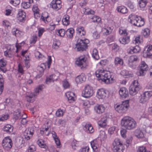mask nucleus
Instances as JSON below:
<instances>
[{
  "label": "nucleus",
  "instance_id": "obj_1",
  "mask_svg": "<svg viewBox=\"0 0 152 152\" xmlns=\"http://www.w3.org/2000/svg\"><path fill=\"white\" fill-rule=\"evenodd\" d=\"M121 125L126 129H121L120 131L122 137H126V129L131 130L135 128L137 126L136 121L133 118L128 116L124 117L121 120Z\"/></svg>",
  "mask_w": 152,
  "mask_h": 152
},
{
  "label": "nucleus",
  "instance_id": "obj_2",
  "mask_svg": "<svg viewBox=\"0 0 152 152\" xmlns=\"http://www.w3.org/2000/svg\"><path fill=\"white\" fill-rule=\"evenodd\" d=\"M95 75L99 80H101L107 84H112L115 82L113 74L109 72L105 73L103 70H96Z\"/></svg>",
  "mask_w": 152,
  "mask_h": 152
},
{
  "label": "nucleus",
  "instance_id": "obj_3",
  "mask_svg": "<svg viewBox=\"0 0 152 152\" xmlns=\"http://www.w3.org/2000/svg\"><path fill=\"white\" fill-rule=\"evenodd\" d=\"M129 21L131 24L137 27L143 26L145 23L144 18L133 14L129 15Z\"/></svg>",
  "mask_w": 152,
  "mask_h": 152
},
{
  "label": "nucleus",
  "instance_id": "obj_4",
  "mask_svg": "<svg viewBox=\"0 0 152 152\" xmlns=\"http://www.w3.org/2000/svg\"><path fill=\"white\" fill-rule=\"evenodd\" d=\"M89 41L88 39L82 40L78 39L76 44V48L78 51H83L85 50L88 47V44Z\"/></svg>",
  "mask_w": 152,
  "mask_h": 152
},
{
  "label": "nucleus",
  "instance_id": "obj_5",
  "mask_svg": "<svg viewBox=\"0 0 152 152\" xmlns=\"http://www.w3.org/2000/svg\"><path fill=\"white\" fill-rule=\"evenodd\" d=\"M129 107V100L123 101L120 104H116L114 106L115 110L119 113L125 112Z\"/></svg>",
  "mask_w": 152,
  "mask_h": 152
},
{
  "label": "nucleus",
  "instance_id": "obj_6",
  "mask_svg": "<svg viewBox=\"0 0 152 152\" xmlns=\"http://www.w3.org/2000/svg\"><path fill=\"white\" fill-rule=\"evenodd\" d=\"M113 145L114 152H123L124 147L120 139L115 138L113 143Z\"/></svg>",
  "mask_w": 152,
  "mask_h": 152
},
{
  "label": "nucleus",
  "instance_id": "obj_7",
  "mask_svg": "<svg viewBox=\"0 0 152 152\" xmlns=\"http://www.w3.org/2000/svg\"><path fill=\"white\" fill-rule=\"evenodd\" d=\"M140 88L138 81L134 80L129 88V94L132 95H136Z\"/></svg>",
  "mask_w": 152,
  "mask_h": 152
},
{
  "label": "nucleus",
  "instance_id": "obj_8",
  "mask_svg": "<svg viewBox=\"0 0 152 152\" xmlns=\"http://www.w3.org/2000/svg\"><path fill=\"white\" fill-rule=\"evenodd\" d=\"M43 85L39 86L38 88H37L34 93H31L28 95L26 96V98L27 102H33L34 101V97L37 96L39 92L42 90L43 88Z\"/></svg>",
  "mask_w": 152,
  "mask_h": 152
},
{
  "label": "nucleus",
  "instance_id": "obj_9",
  "mask_svg": "<svg viewBox=\"0 0 152 152\" xmlns=\"http://www.w3.org/2000/svg\"><path fill=\"white\" fill-rule=\"evenodd\" d=\"M148 69V65L144 61H142L139 66L137 75L139 76H143Z\"/></svg>",
  "mask_w": 152,
  "mask_h": 152
},
{
  "label": "nucleus",
  "instance_id": "obj_10",
  "mask_svg": "<svg viewBox=\"0 0 152 152\" xmlns=\"http://www.w3.org/2000/svg\"><path fill=\"white\" fill-rule=\"evenodd\" d=\"M2 146L6 151H9L12 148L13 143L10 137H5L2 141Z\"/></svg>",
  "mask_w": 152,
  "mask_h": 152
},
{
  "label": "nucleus",
  "instance_id": "obj_11",
  "mask_svg": "<svg viewBox=\"0 0 152 152\" xmlns=\"http://www.w3.org/2000/svg\"><path fill=\"white\" fill-rule=\"evenodd\" d=\"M93 94V91L92 87L89 85L85 86L84 91L82 92V96L87 98L91 96Z\"/></svg>",
  "mask_w": 152,
  "mask_h": 152
},
{
  "label": "nucleus",
  "instance_id": "obj_12",
  "mask_svg": "<svg viewBox=\"0 0 152 152\" xmlns=\"http://www.w3.org/2000/svg\"><path fill=\"white\" fill-rule=\"evenodd\" d=\"M75 63L81 69L85 68L87 66L86 59L83 56H80L75 61Z\"/></svg>",
  "mask_w": 152,
  "mask_h": 152
},
{
  "label": "nucleus",
  "instance_id": "obj_13",
  "mask_svg": "<svg viewBox=\"0 0 152 152\" xmlns=\"http://www.w3.org/2000/svg\"><path fill=\"white\" fill-rule=\"evenodd\" d=\"M34 129L33 127H29L26 129L24 133V135L26 140H29L32 138L34 134Z\"/></svg>",
  "mask_w": 152,
  "mask_h": 152
},
{
  "label": "nucleus",
  "instance_id": "obj_14",
  "mask_svg": "<svg viewBox=\"0 0 152 152\" xmlns=\"http://www.w3.org/2000/svg\"><path fill=\"white\" fill-rule=\"evenodd\" d=\"M61 1L60 0H53L50 6L53 9L57 11L61 9Z\"/></svg>",
  "mask_w": 152,
  "mask_h": 152
},
{
  "label": "nucleus",
  "instance_id": "obj_15",
  "mask_svg": "<svg viewBox=\"0 0 152 152\" xmlns=\"http://www.w3.org/2000/svg\"><path fill=\"white\" fill-rule=\"evenodd\" d=\"M138 57L135 55H132L131 56L128 60L129 63L128 64L129 67L132 68H135V66L132 63L135 61H137L139 60Z\"/></svg>",
  "mask_w": 152,
  "mask_h": 152
},
{
  "label": "nucleus",
  "instance_id": "obj_16",
  "mask_svg": "<svg viewBox=\"0 0 152 152\" xmlns=\"http://www.w3.org/2000/svg\"><path fill=\"white\" fill-rule=\"evenodd\" d=\"M119 93L120 97L123 98L127 97L129 95L128 90L125 87L121 88L119 91Z\"/></svg>",
  "mask_w": 152,
  "mask_h": 152
},
{
  "label": "nucleus",
  "instance_id": "obj_17",
  "mask_svg": "<svg viewBox=\"0 0 152 152\" xmlns=\"http://www.w3.org/2000/svg\"><path fill=\"white\" fill-rule=\"evenodd\" d=\"M95 111L99 114H101L104 111L105 108L102 104H97L94 107Z\"/></svg>",
  "mask_w": 152,
  "mask_h": 152
},
{
  "label": "nucleus",
  "instance_id": "obj_18",
  "mask_svg": "<svg viewBox=\"0 0 152 152\" xmlns=\"http://www.w3.org/2000/svg\"><path fill=\"white\" fill-rule=\"evenodd\" d=\"M26 13L23 10H19L17 16L18 20L20 22H24L26 19Z\"/></svg>",
  "mask_w": 152,
  "mask_h": 152
},
{
  "label": "nucleus",
  "instance_id": "obj_19",
  "mask_svg": "<svg viewBox=\"0 0 152 152\" xmlns=\"http://www.w3.org/2000/svg\"><path fill=\"white\" fill-rule=\"evenodd\" d=\"M106 93L105 90L101 88L98 90L97 92V96L99 99H104L106 96Z\"/></svg>",
  "mask_w": 152,
  "mask_h": 152
},
{
  "label": "nucleus",
  "instance_id": "obj_20",
  "mask_svg": "<svg viewBox=\"0 0 152 152\" xmlns=\"http://www.w3.org/2000/svg\"><path fill=\"white\" fill-rule=\"evenodd\" d=\"M14 48H10L9 49H7L6 51L4 52L5 56L10 58L12 57L14 53Z\"/></svg>",
  "mask_w": 152,
  "mask_h": 152
},
{
  "label": "nucleus",
  "instance_id": "obj_21",
  "mask_svg": "<svg viewBox=\"0 0 152 152\" xmlns=\"http://www.w3.org/2000/svg\"><path fill=\"white\" fill-rule=\"evenodd\" d=\"M57 79V77L55 74H53L47 77L46 80V83L47 84H48L51 82H53L54 81L56 80Z\"/></svg>",
  "mask_w": 152,
  "mask_h": 152
},
{
  "label": "nucleus",
  "instance_id": "obj_22",
  "mask_svg": "<svg viewBox=\"0 0 152 152\" xmlns=\"http://www.w3.org/2000/svg\"><path fill=\"white\" fill-rule=\"evenodd\" d=\"M13 129V126L9 124H7L4 126L2 128V130L8 133H10L12 132Z\"/></svg>",
  "mask_w": 152,
  "mask_h": 152
},
{
  "label": "nucleus",
  "instance_id": "obj_23",
  "mask_svg": "<svg viewBox=\"0 0 152 152\" xmlns=\"http://www.w3.org/2000/svg\"><path fill=\"white\" fill-rule=\"evenodd\" d=\"M107 122V117H104L100 119V120L98 122V124L101 127H104L106 126Z\"/></svg>",
  "mask_w": 152,
  "mask_h": 152
},
{
  "label": "nucleus",
  "instance_id": "obj_24",
  "mask_svg": "<svg viewBox=\"0 0 152 152\" xmlns=\"http://www.w3.org/2000/svg\"><path fill=\"white\" fill-rule=\"evenodd\" d=\"M7 64L6 61L4 59L0 60V72L2 71L4 73H5L7 70L5 68H3L6 66Z\"/></svg>",
  "mask_w": 152,
  "mask_h": 152
},
{
  "label": "nucleus",
  "instance_id": "obj_25",
  "mask_svg": "<svg viewBox=\"0 0 152 152\" xmlns=\"http://www.w3.org/2000/svg\"><path fill=\"white\" fill-rule=\"evenodd\" d=\"M84 129L87 132L90 133H92L94 131L92 126L90 124H86L84 127Z\"/></svg>",
  "mask_w": 152,
  "mask_h": 152
},
{
  "label": "nucleus",
  "instance_id": "obj_26",
  "mask_svg": "<svg viewBox=\"0 0 152 152\" xmlns=\"http://www.w3.org/2000/svg\"><path fill=\"white\" fill-rule=\"evenodd\" d=\"M75 94L72 92H68L66 93V96L69 102H72L75 100Z\"/></svg>",
  "mask_w": 152,
  "mask_h": 152
},
{
  "label": "nucleus",
  "instance_id": "obj_27",
  "mask_svg": "<svg viewBox=\"0 0 152 152\" xmlns=\"http://www.w3.org/2000/svg\"><path fill=\"white\" fill-rule=\"evenodd\" d=\"M117 11L122 14H126L128 12V10L127 8L124 6L118 7L116 8Z\"/></svg>",
  "mask_w": 152,
  "mask_h": 152
},
{
  "label": "nucleus",
  "instance_id": "obj_28",
  "mask_svg": "<svg viewBox=\"0 0 152 152\" xmlns=\"http://www.w3.org/2000/svg\"><path fill=\"white\" fill-rule=\"evenodd\" d=\"M63 24L65 26L69 25L70 23L69 16L67 15H65L63 17L62 19Z\"/></svg>",
  "mask_w": 152,
  "mask_h": 152
},
{
  "label": "nucleus",
  "instance_id": "obj_29",
  "mask_svg": "<svg viewBox=\"0 0 152 152\" xmlns=\"http://www.w3.org/2000/svg\"><path fill=\"white\" fill-rule=\"evenodd\" d=\"M86 79V78L84 76L83 74L77 76L75 78V81L78 84L81 83L83 81H85Z\"/></svg>",
  "mask_w": 152,
  "mask_h": 152
},
{
  "label": "nucleus",
  "instance_id": "obj_30",
  "mask_svg": "<svg viewBox=\"0 0 152 152\" xmlns=\"http://www.w3.org/2000/svg\"><path fill=\"white\" fill-rule=\"evenodd\" d=\"M78 142L75 140H73L71 143V146L72 148L78 152L80 149V147L78 144Z\"/></svg>",
  "mask_w": 152,
  "mask_h": 152
},
{
  "label": "nucleus",
  "instance_id": "obj_31",
  "mask_svg": "<svg viewBox=\"0 0 152 152\" xmlns=\"http://www.w3.org/2000/svg\"><path fill=\"white\" fill-rule=\"evenodd\" d=\"M74 33V30L72 28L68 29L66 32L67 37L70 39L72 38Z\"/></svg>",
  "mask_w": 152,
  "mask_h": 152
},
{
  "label": "nucleus",
  "instance_id": "obj_32",
  "mask_svg": "<svg viewBox=\"0 0 152 152\" xmlns=\"http://www.w3.org/2000/svg\"><path fill=\"white\" fill-rule=\"evenodd\" d=\"M136 137L138 138H142L144 137L143 132L139 129H136L134 132Z\"/></svg>",
  "mask_w": 152,
  "mask_h": 152
},
{
  "label": "nucleus",
  "instance_id": "obj_33",
  "mask_svg": "<svg viewBox=\"0 0 152 152\" xmlns=\"http://www.w3.org/2000/svg\"><path fill=\"white\" fill-rule=\"evenodd\" d=\"M77 34L82 36L86 34V31L83 27L79 26L77 27L76 29Z\"/></svg>",
  "mask_w": 152,
  "mask_h": 152
},
{
  "label": "nucleus",
  "instance_id": "obj_34",
  "mask_svg": "<svg viewBox=\"0 0 152 152\" xmlns=\"http://www.w3.org/2000/svg\"><path fill=\"white\" fill-rule=\"evenodd\" d=\"M119 41L123 44H128L130 41V37L127 36L126 37L121 38L119 39Z\"/></svg>",
  "mask_w": 152,
  "mask_h": 152
},
{
  "label": "nucleus",
  "instance_id": "obj_35",
  "mask_svg": "<svg viewBox=\"0 0 152 152\" xmlns=\"http://www.w3.org/2000/svg\"><path fill=\"white\" fill-rule=\"evenodd\" d=\"M49 15L47 12H45L42 13L41 19L45 23H47L48 21L47 19L48 18Z\"/></svg>",
  "mask_w": 152,
  "mask_h": 152
},
{
  "label": "nucleus",
  "instance_id": "obj_36",
  "mask_svg": "<svg viewBox=\"0 0 152 152\" xmlns=\"http://www.w3.org/2000/svg\"><path fill=\"white\" fill-rule=\"evenodd\" d=\"M4 80L2 75L0 74V95L1 94L3 90Z\"/></svg>",
  "mask_w": 152,
  "mask_h": 152
},
{
  "label": "nucleus",
  "instance_id": "obj_37",
  "mask_svg": "<svg viewBox=\"0 0 152 152\" xmlns=\"http://www.w3.org/2000/svg\"><path fill=\"white\" fill-rule=\"evenodd\" d=\"M148 3V0H139L138 4L139 7L141 8L145 7Z\"/></svg>",
  "mask_w": 152,
  "mask_h": 152
},
{
  "label": "nucleus",
  "instance_id": "obj_38",
  "mask_svg": "<svg viewBox=\"0 0 152 152\" xmlns=\"http://www.w3.org/2000/svg\"><path fill=\"white\" fill-rule=\"evenodd\" d=\"M46 68V65L45 63H42L41 64L40 66H38L37 67V69L40 73H43L44 70Z\"/></svg>",
  "mask_w": 152,
  "mask_h": 152
},
{
  "label": "nucleus",
  "instance_id": "obj_39",
  "mask_svg": "<svg viewBox=\"0 0 152 152\" xmlns=\"http://www.w3.org/2000/svg\"><path fill=\"white\" fill-rule=\"evenodd\" d=\"M37 143L41 148H46L47 146L45 143L44 141L42 139H39L37 141Z\"/></svg>",
  "mask_w": 152,
  "mask_h": 152
},
{
  "label": "nucleus",
  "instance_id": "obj_40",
  "mask_svg": "<svg viewBox=\"0 0 152 152\" xmlns=\"http://www.w3.org/2000/svg\"><path fill=\"white\" fill-rule=\"evenodd\" d=\"M92 55V57L96 60H98L99 58L98 51L96 49L93 50Z\"/></svg>",
  "mask_w": 152,
  "mask_h": 152
},
{
  "label": "nucleus",
  "instance_id": "obj_41",
  "mask_svg": "<svg viewBox=\"0 0 152 152\" xmlns=\"http://www.w3.org/2000/svg\"><path fill=\"white\" fill-rule=\"evenodd\" d=\"M50 133V131L49 130L48 127L43 129L42 130L40 129V133L41 134L45 135L48 136Z\"/></svg>",
  "mask_w": 152,
  "mask_h": 152
},
{
  "label": "nucleus",
  "instance_id": "obj_42",
  "mask_svg": "<svg viewBox=\"0 0 152 152\" xmlns=\"http://www.w3.org/2000/svg\"><path fill=\"white\" fill-rule=\"evenodd\" d=\"M114 63L116 65L120 64V65H122L123 64V61L122 59L117 57L115 58Z\"/></svg>",
  "mask_w": 152,
  "mask_h": 152
},
{
  "label": "nucleus",
  "instance_id": "obj_43",
  "mask_svg": "<svg viewBox=\"0 0 152 152\" xmlns=\"http://www.w3.org/2000/svg\"><path fill=\"white\" fill-rule=\"evenodd\" d=\"M146 53L148 56L150 57L152 56V45H149L148 46Z\"/></svg>",
  "mask_w": 152,
  "mask_h": 152
},
{
  "label": "nucleus",
  "instance_id": "obj_44",
  "mask_svg": "<svg viewBox=\"0 0 152 152\" xmlns=\"http://www.w3.org/2000/svg\"><path fill=\"white\" fill-rule=\"evenodd\" d=\"M142 34L145 37H147L149 35L150 30L148 28H145L142 31Z\"/></svg>",
  "mask_w": 152,
  "mask_h": 152
},
{
  "label": "nucleus",
  "instance_id": "obj_45",
  "mask_svg": "<svg viewBox=\"0 0 152 152\" xmlns=\"http://www.w3.org/2000/svg\"><path fill=\"white\" fill-rule=\"evenodd\" d=\"M32 3L30 2H23L21 4V7L24 9H27L30 7V4Z\"/></svg>",
  "mask_w": 152,
  "mask_h": 152
},
{
  "label": "nucleus",
  "instance_id": "obj_46",
  "mask_svg": "<svg viewBox=\"0 0 152 152\" xmlns=\"http://www.w3.org/2000/svg\"><path fill=\"white\" fill-rule=\"evenodd\" d=\"M91 146L94 150L97 148V142L96 140H94L91 142Z\"/></svg>",
  "mask_w": 152,
  "mask_h": 152
},
{
  "label": "nucleus",
  "instance_id": "obj_47",
  "mask_svg": "<svg viewBox=\"0 0 152 152\" xmlns=\"http://www.w3.org/2000/svg\"><path fill=\"white\" fill-rule=\"evenodd\" d=\"M91 19L92 21L94 23H99L101 21V18L97 16H94Z\"/></svg>",
  "mask_w": 152,
  "mask_h": 152
},
{
  "label": "nucleus",
  "instance_id": "obj_48",
  "mask_svg": "<svg viewBox=\"0 0 152 152\" xmlns=\"http://www.w3.org/2000/svg\"><path fill=\"white\" fill-rule=\"evenodd\" d=\"M148 100V99L145 97L143 94L141 95V97L140 99L139 102L140 103H143L145 102Z\"/></svg>",
  "mask_w": 152,
  "mask_h": 152
},
{
  "label": "nucleus",
  "instance_id": "obj_49",
  "mask_svg": "<svg viewBox=\"0 0 152 152\" xmlns=\"http://www.w3.org/2000/svg\"><path fill=\"white\" fill-rule=\"evenodd\" d=\"M121 73V74L123 76H127L132 77L133 75L131 73H129V72L126 70L122 71Z\"/></svg>",
  "mask_w": 152,
  "mask_h": 152
},
{
  "label": "nucleus",
  "instance_id": "obj_50",
  "mask_svg": "<svg viewBox=\"0 0 152 152\" xmlns=\"http://www.w3.org/2000/svg\"><path fill=\"white\" fill-rule=\"evenodd\" d=\"M143 94L148 100L152 96V91H145L144 93Z\"/></svg>",
  "mask_w": 152,
  "mask_h": 152
},
{
  "label": "nucleus",
  "instance_id": "obj_51",
  "mask_svg": "<svg viewBox=\"0 0 152 152\" xmlns=\"http://www.w3.org/2000/svg\"><path fill=\"white\" fill-rule=\"evenodd\" d=\"M63 82V86L64 88H67L69 87L70 84L66 79L64 80Z\"/></svg>",
  "mask_w": 152,
  "mask_h": 152
},
{
  "label": "nucleus",
  "instance_id": "obj_52",
  "mask_svg": "<svg viewBox=\"0 0 152 152\" xmlns=\"http://www.w3.org/2000/svg\"><path fill=\"white\" fill-rule=\"evenodd\" d=\"M84 12V14L86 15H94L95 13V12L94 11L91 10H90L89 9H86L85 10V11Z\"/></svg>",
  "mask_w": 152,
  "mask_h": 152
},
{
  "label": "nucleus",
  "instance_id": "obj_53",
  "mask_svg": "<svg viewBox=\"0 0 152 152\" xmlns=\"http://www.w3.org/2000/svg\"><path fill=\"white\" fill-rule=\"evenodd\" d=\"M63 112L61 109H58L56 112V115L57 117H60L62 116L63 115Z\"/></svg>",
  "mask_w": 152,
  "mask_h": 152
},
{
  "label": "nucleus",
  "instance_id": "obj_54",
  "mask_svg": "<svg viewBox=\"0 0 152 152\" xmlns=\"http://www.w3.org/2000/svg\"><path fill=\"white\" fill-rule=\"evenodd\" d=\"M18 72L21 74V75H23L24 73V71L23 70V67L22 65L20 64H18Z\"/></svg>",
  "mask_w": 152,
  "mask_h": 152
},
{
  "label": "nucleus",
  "instance_id": "obj_55",
  "mask_svg": "<svg viewBox=\"0 0 152 152\" xmlns=\"http://www.w3.org/2000/svg\"><path fill=\"white\" fill-rule=\"evenodd\" d=\"M10 3L14 6H16L18 5L20 2V0H10Z\"/></svg>",
  "mask_w": 152,
  "mask_h": 152
},
{
  "label": "nucleus",
  "instance_id": "obj_56",
  "mask_svg": "<svg viewBox=\"0 0 152 152\" xmlns=\"http://www.w3.org/2000/svg\"><path fill=\"white\" fill-rule=\"evenodd\" d=\"M137 152H149L147 151L146 147L144 146H140L139 147Z\"/></svg>",
  "mask_w": 152,
  "mask_h": 152
},
{
  "label": "nucleus",
  "instance_id": "obj_57",
  "mask_svg": "<svg viewBox=\"0 0 152 152\" xmlns=\"http://www.w3.org/2000/svg\"><path fill=\"white\" fill-rule=\"evenodd\" d=\"M36 150L35 146L34 145H31L29 147L28 151V152H33L36 151Z\"/></svg>",
  "mask_w": 152,
  "mask_h": 152
},
{
  "label": "nucleus",
  "instance_id": "obj_58",
  "mask_svg": "<svg viewBox=\"0 0 152 152\" xmlns=\"http://www.w3.org/2000/svg\"><path fill=\"white\" fill-rule=\"evenodd\" d=\"M58 33L60 36L63 37L65 34V31L64 29H61L58 31Z\"/></svg>",
  "mask_w": 152,
  "mask_h": 152
},
{
  "label": "nucleus",
  "instance_id": "obj_59",
  "mask_svg": "<svg viewBox=\"0 0 152 152\" xmlns=\"http://www.w3.org/2000/svg\"><path fill=\"white\" fill-rule=\"evenodd\" d=\"M9 117V115L8 114L3 115L0 118V120L1 121H4L7 120Z\"/></svg>",
  "mask_w": 152,
  "mask_h": 152
},
{
  "label": "nucleus",
  "instance_id": "obj_60",
  "mask_svg": "<svg viewBox=\"0 0 152 152\" xmlns=\"http://www.w3.org/2000/svg\"><path fill=\"white\" fill-rule=\"evenodd\" d=\"M60 45V42L58 41H57L53 42V48L55 49H57Z\"/></svg>",
  "mask_w": 152,
  "mask_h": 152
},
{
  "label": "nucleus",
  "instance_id": "obj_61",
  "mask_svg": "<svg viewBox=\"0 0 152 152\" xmlns=\"http://www.w3.org/2000/svg\"><path fill=\"white\" fill-rule=\"evenodd\" d=\"M119 33L121 35H123L124 36H127L128 35V33L127 31V30L126 29H121L119 30Z\"/></svg>",
  "mask_w": 152,
  "mask_h": 152
},
{
  "label": "nucleus",
  "instance_id": "obj_62",
  "mask_svg": "<svg viewBox=\"0 0 152 152\" xmlns=\"http://www.w3.org/2000/svg\"><path fill=\"white\" fill-rule=\"evenodd\" d=\"M11 8L9 6L8 7H7L6 8V13L5 14L6 15H9L10 14L11 12Z\"/></svg>",
  "mask_w": 152,
  "mask_h": 152
},
{
  "label": "nucleus",
  "instance_id": "obj_63",
  "mask_svg": "<svg viewBox=\"0 0 152 152\" xmlns=\"http://www.w3.org/2000/svg\"><path fill=\"white\" fill-rule=\"evenodd\" d=\"M3 25L4 26H5L7 27L10 26L11 25L10 23L8 21L5 20L3 22Z\"/></svg>",
  "mask_w": 152,
  "mask_h": 152
},
{
  "label": "nucleus",
  "instance_id": "obj_64",
  "mask_svg": "<svg viewBox=\"0 0 152 152\" xmlns=\"http://www.w3.org/2000/svg\"><path fill=\"white\" fill-rule=\"evenodd\" d=\"M52 62V59L51 56H48V60L47 61V65L48 68H49L50 67L51 63Z\"/></svg>",
  "mask_w": 152,
  "mask_h": 152
}]
</instances>
